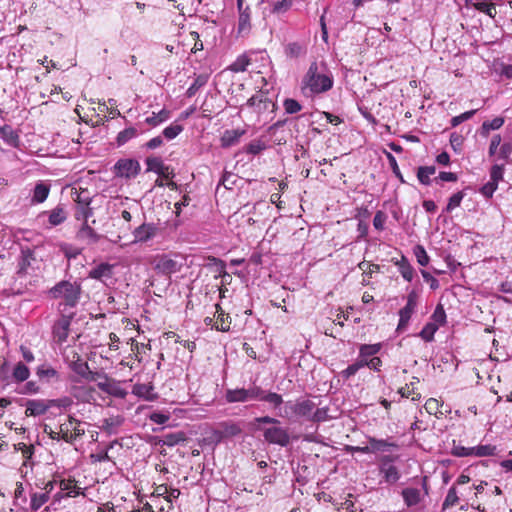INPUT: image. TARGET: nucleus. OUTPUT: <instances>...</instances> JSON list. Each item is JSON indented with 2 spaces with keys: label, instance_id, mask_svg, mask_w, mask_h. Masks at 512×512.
Listing matches in <instances>:
<instances>
[{
  "label": "nucleus",
  "instance_id": "1",
  "mask_svg": "<svg viewBox=\"0 0 512 512\" xmlns=\"http://www.w3.org/2000/svg\"><path fill=\"white\" fill-rule=\"evenodd\" d=\"M49 294L52 298L59 300V312L66 313L78 304L81 286L76 282L60 281L50 289Z\"/></svg>",
  "mask_w": 512,
  "mask_h": 512
},
{
  "label": "nucleus",
  "instance_id": "2",
  "mask_svg": "<svg viewBox=\"0 0 512 512\" xmlns=\"http://www.w3.org/2000/svg\"><path fill=\"white\" fill-rule=\"evenodd\" d=\"M333 86L332 77L319 72L316 62L311 63L302 81V91L306 96L324 93Z\"/></svg>",
  "mask_w": 512,
  "mask_h": 512
},
{
  "label": "nucleus",
  "instance_id": "3",
  "mask_svg": "<svg viewBox=\"0 0 512 512\" xmlns=\"http://www.w3.org/2000/svg\"><path fill=\"white\" fill-rule=\"evenodd\" d=\"M316 404L307 398H299L295 401H286L280 408L277 415L283 419L294 422L299 419L309 421Z\"/></svg>",
  "mask_w": 512,
  "mask_h": 512
},
{
  "label": "nucleus",
  "instance_id": "4",
  "mask_svg": "<svg viewBox=\"0 0 512 512\" xmlns=\"http://www.w3.org/2000/svg\"><path fill=\"white\" fill-rule=\"evenodd\" d=\"M30 369L23 361L16 362L11 368L4 360L0 366V377L6 384H22L30 377Z\"/></svg>",
  "mask_w": 512,
  "mask_h": 512
},
{
  "label": "nucleus",
  "instance_id": "5",
  "mask_svg": "<svg viewBox=\"0 0 512 512\" xmlns=\"http://www.w3.org/2000/svg\"><path fill=\"white\" fill-rule=\"evenodd\" d=\"M40 268V260L36 258L34 251L23 249L17 260L16 274L19 278L32 275Z\"/></svg>",
  "mask_w": 512,
  "mask_h": 512
},
{
  "label": "nucleus",
  "instance_id": "6",
  "mask_svg": "<svg viewBox=\"0 0 512 512\" xmlns=\"http://www.w3.org/2000/svg\"><path fill=\"white\" fill-rule=\"evenodd\" d=\"M262 395V388L256 385L249 388L228 389L225 394V399L228 403L260 401Z\"/></svg>",
  "mask_w": 512,
  "mask_h": 512
},
{
  "label": "nucleus",
  "instance_id": "7",
  "mask_svg": "<svg viewBox=\"0 0 512 512\" xmlns=\"http://www.w3.org/2000/svg\"><path fill=\"white\" fill-rule=\"evenodd\" d=\"M257 429L263 432L264 440L269 444L286 447L290 443L287 429L280 427L278 424L267 428L257 427Z\"/></svg>",
  "mask_w": 512,
  "mask_h": 512
},
{
  "label": "nucleus",
  "instance_id": "8",
  "mask_svg": "<svg viewBox=\"0 0 512 512\" xmlns=\"http://www.w3.org/2000/svg\"><path fill=\"white\" fill-rule=\"evenodd\" d=\"M179 256L162 255L156 259L155 269L165 275H170L181 270L183 264Z\"/></svg>",
  "mask_w": 512,
  "mask_h": 512
},
{
  "label": "nucleus",
  "instance_id": "9",
  "mask_svg": "<svg viewBox=\"0 0 512 512\" xmlns=\"http://www.w3.org/2000/svg\"><path fill=\"white\" fill-rule=\"evenodd\" d=\"M417 300L418 294L414 290L411 291L407 296L406 305L399 311V323L397 326L398 331H402L407 327L417 306Z\"/></svg>",
  "mask_w": 512,
  "mask_h": 512
},
{
  "label": "nucleus",
  "instance_id": "10",
  "mask_svg": "<svg viewBox=\"0 0 512 512\" xmlns=\"http://www.w3.org/2000/svg\"><path fill=\"white\" fill-rule=\"evenodd\" d=\"M61 317L53 326V335L57 342L63 343L67 340L69 334V327L71 320L74 316V312H60Z\"/></svg>",
  "mask_w": 512,
  "mask_h": 512
},
{
  "label": "nucleus",
  "instance_id": "11",
  "mask_svg": "<svg viewBox=\"0 0 512 512\" xmlns=\"http://www.w3.org/2000/svg\"><path fill=\"white\" fill-rule=\"evenodd\" d=\"M114 169L117 176L129 179L138 175L140 164L137 160L120 159L116 162Z\"/></svg>",
  "mask_w": 512,
  "mask_h": 512
},
{
  "label": "nucleus",
  "instance_id": "12",
  "mask_svg": "<svg viewBox=\"0 0 512 512\" xmlns=\"http://www.w3.org/2000/svg\"><path fill=\"white\" fill-rule=\"evenodd\" d=\"M246 106L253 108L255 113L262 114L270 109L273 110L275 105L263 93H257L248 99Z\"/></svg>",
  "mask_w": 512,
  "mask_h": 512
},
{
  "label": "nucleus",
  "instance_id": "13",
  "mask_svg": "<svg viewBox=\"0 0 512 512\" xmlns=\"http://www.w3.org/2000/svg\"><path fill=\"white\" fill-rule=\"evenodd\" d=\"M51 408L50 399H30L26 402V416H41Z\"/></svg>",
  "mask_w": 512,
  "mask_h": 512
},
{
  "label": "nucleus",
  "instance_id": "14",
  "mask_svg": "<svg viewBox=\"0 0 512 512\" xmlns=\"http://www.w3.org/2000/svg\"><path fill=\"white\" fill-rule=\"evenodd\" d=\"M157 232H158V227L155 224L143 223L142 225H140L133 231V233H132L133 237H134L133 242H135V243L147 242V241L153 239L157 235Z\"/></svg>",
  "mask_w": 512,
  "mask_h": 512
},
{
  "label": "nucleus",
  "instance_id": "15",
  "mask_svg": "<svg viewBox=\"0 0 512 512\" xmlns=\"http://www.w3.org/2000/svg\"><path fill=\"white\" fill-rule=\"evenodd\" d=\"M242 432L241 427L234 422H222L214 431V435L218 440L230 438L239 435Z\"/></svg>",
  "mask_w": 512,
  "mask_h": 512
},
{
  "label": "nucleus",
  "instance_id": "16",
  "mask_svg": "<svg viewBox=\"0 0 512 512\" xmlns=\"http://www.w3.org/2000/svg\"><path fill=\"white\" fill-rule=\"evenodd\" d=\"M72 370L88 381H98V377L101 376L99 372L90 371L88 363L81 360L73 362Z\"/></svg>",
  "mask_w": 512,
  "mask_h": 512
},
{
  "label": "nucleus",
  "instance_id": "17",
  "mask_svg": "<svg viewBox=\"0 0 512 512\" xmlns=\"http://www.w3.org/2000/svg\"><path fill=\"white\" fill-rule=\"evenodd\" d=\"M100 237L101 236L88 223H83L77 233V238L86 241L88 244L97 243Z\"/></svg>",
  "mask_w": 512,
  "mask_h": 512
},
{
  "label": "nucleus",
  "instance_id": "18",
  "mask_svg": "<svg viewBox=\"0 0 512 512\" xmlns=\"http://www.w3.org/2000/svg\"><path fill=\"white\" fill-rule=\"evenodd\" d=\"M244 133L245 130L240 129L226 130L221 137V146L227 148L236 145Z\"/></svg>",
  "mask_w": 512,
  "mask_h": 512
},
{
  "label": "nucleus",
  "instance_id": "19",
  "mask_svg": "<svg viewBox=\"0 0 512 512\" xmlns=\"http://www.w3.org/2000/svg\"><path fill=\"white\" fill-rule=\"evenodd\" d=\"M0 137L2 140L11 147H18L20 143L19 135L9 125L0 127Z\"/></svg>",
  "mask_w": 512,
  "mask_h": 512
},
{
  "label": "nucleus",
  "instance_id": "20",
  "mask_svg": "<svg viewBox=\"0 0 512 512\" xmlns=\"http://www.w3.org/2000/svg\"><path fill=\"white\" fill-rule=\"evenodd\" d=\"M368 443L371 453L384 452L389 451L392 448H398V445L394 442H389L385 439H376L374 437H370L368 439Z\"/></svg>",
  "mask_w": 512,
  "mask_h": 512
},
{
  "label": "nucleus",
  "instance_id": "21",
  "mask_svg": "<svg viewBox=\"0 0 512 512\" xmlns=\"http://www.w3.org/2000/svg\"><path fill=\"white\" fill-rule=\"evenodd\" d=\"M379 471L388 484H395L400 479V472L395 465H379Z\"/></svg>",
  "mask_w": 512,
  "mask_h": 512
},
{
  "label": "nucleus",
  "instance_id": "22",
  "mask_svg": "<svg viewBox=\"0 0 512 512\" xmlns=\"http://www.w3.org/2000/svg\"><path fill=\"white\" fill-rule=\"evenodd\" d=\"M402 497L408 507L419 504L422 500L421 491L417 488L408 487L403 489Z\"/></svg>",
  "mask_w": 512,
  "mask_h": 512
},
{
  "label": "nucleus",
  "instance_id": "23",
  "mask_svg": "<svg viewBox=\"0 0 512 512\" xmlns=\"http://www.w3.org/2000/svg\"><path fill=\"white\" fill-rule=\"evenodd\" d=\"M205 266L207 268H209L212 273H214L215 278H219V277L227 275V273L225 271L226 265H225L224 261H222L216 257H212V256L208 257L207 263L205 264Z\"/></svg>",
  "mask_w": 512,
  "mask_h": 512
},
{
  "label": "nucleus",
  "instance_id": "24",
  "mask_svg": "<svg viewBox=\"0 0 512 512\" xmlns=\"http://www.w3.org/2000/svg\"><path fill=\"white\" fill-rule=\"evenodd\" d=\"M124 422V418L122 416H112L106 418L102 421V425L100 428L105 431L107 434L112 435L117 432V428L120 427Z\"/></svg>",
  "mask_w": 512,
  "mask_h": 512
},
{
  "label": "nucleus",
  "instance_id": "25",
  "mask_svg": "<svg viewBox=\"0 0 512 512\" xmlns=\"http://www.w3.org/2000/svg\"><path fill=\"white\" fill-rule=\"evenodd\" d=\"M307 47L299 42H291L285 46V55L288 58H299L306 54Z\"/></svg>",
  "mask_w": 512,
  "mask_h": 512
},
{
  "label": "nucleus",
  "instance_id": "26",
  "mask_svg": "<svg viewBox=\"0 0 512 512\" xmlns=\"http://www.w3.org/2000/svg\"><path fill=\"white\" fill-rule=\"evenodd\" d=\"M36 375L40 380L49 382L52 379H58L59 374L56 369L48 364H42L37 367Z\"/></svg>",
  "mask_w": 512,
  "mask_h": 512
},
{
  "label": "nucleus",
  "instance_id": "27",
  "mask_svg": "<svg viewBox=\"0 0 512 512\" xmlns=\"http://www.w3.org/2000/svg\"><path fill=\"white\" fill-rule=\"evenodd\" d=\"M74 423L75 418L69 416L66 422L60 424L61 438L67 443H73L75 441V436H72Z\"/></svg>",
  "mask_w": 512,
  "mask_h": 512
},
{
  "label": "nucleus",
  "instance_id": "28",
  "mask_svg": "<svg viewBox=\"0 0 512 512\" xmlns=\"http://www.w3.org/2000/svg\"><path fill=\"white\" fill-rule=\"evenodd\" d=\"M215 307L218 316L214 326L217 330L226 332L230 329V317L227 314H225V312L221 309L219 304H216Z\"/></svg>",
  "mask_w": 512,
  "mask_h": 512
},
{
  "label": "nucleus",
  "instance_id": "29",
  "mask_svg": "<svg viewBox=\"0 0 512 512\" xmlns=\"http://www.w3.org/2000/svg\"><path fill=\"white\" fill-rule=\"evenodd\" d=\"M260 401H265L267 403H269L270 405H272L273 408L275 409H279L281 407H283L284 405V401H283V398L280 394L278 393H275V392H266L262 389V395L260 397Z\"/></svg>",
  "mask_w": 512,
  "mask_h": 512
},
{
  "label": "nucleus",
  "instance_id": "30",
  "mask_svg": "<svg viewBox=\"0 0 512 512\" xmlns=\"http://www.w3.org/2000/svg\"><path fill=\"white\" fill-rule=\"evenodd\" d=\"M59 487L62 491H66V496L76 497L80 492V488L74 479H63L59 483Z\"/></svg>",
  "mask_w": 512,
  "mask_h": 512
},
{
  "label": "nucleus",
  "instance_id": "31",
  "mask_svg": "<svg viewBox=\"0 0 512 512\" xmlns=\"http://www.w3.org/2000/svg\"><path fill=\"white\" fill-rule=\"evenodd\" d=\"M152 390L153 387L150 384L137 383L133 386L132 393L137 397L144 398L146 400H151Z\"/></svg>",
  "mask_w": 512,
  "mask_h": 512
},
{
  "label": "nucleus",
  "instance_id": "32",
  "mask_svg": "<svg viewBox=\"0 0 512 512\" xmlns=\"http://www.w3.org/2000/svg\"><path fill=\"white\" fill-rule=\"evenodd\" d=\"M208 79H209V75L208 74H200V75H198L194 79V82L187 89V92H186L187 96L188 97L194 96L201 87H203L204 85L207 84Z\"/></svg>",
  "mask_w": 512,
  "mask_h": 512
},
{
  "label": "nucleus",
  "instance_id": "33",
  "mask_svg": "<svg viewBox=\"0 0 512 512\" xmlns=\"http://www.w3.org/2000/svg\"><path fill=\"white\" fill-rule=\"evenodd\" d=\"M146 165L147 171H153L156 174H163V170H166V165L160 157H148L146 159Z\"/></svg>",
  "mask_w": 512,
  "mask_h": 512
},
{
  "label": "nucleus",
  "instance_id": "34",
  "mask_svg": "<svg viewBox=\"0 0 512 512\" xmlns=\"http://www.w3.org/2000/svg\"><path fill=\"white\" fill-rule=\"evenodd\" d=\"M49 187L44 183H38L34 188L33 202L42 203L44 202L49 194Z\"/></svg>",
  "mask_w": 512,
  "mask_h": 512
},
{
  "label": "nucleus",
  "instance_id": "35",
  "mask_svg": "<svg viewBox=\"0 0 512 512\" xmlns=\"http://www.w3.org/2000/svg\"><path fill=\"white\" fill-rule=\"evenodd\" d=\"M436 168L434 166H422L418 168L417 178L424 185L430 184V176L434 175Z\"/></svg>",
  "mask_w": 512,
  "mask_h": 512
},
{
  "label": "nucleus",
  "instance_id": "36",
  "mask_svg": "<svg viewBox=\"0 0 512 512\" xmlns=\"http://www.w3.org/2000/svg\"><path fill=\"white\" fill-rule=\"evenodd\" d=\"M381 349V344H363L360 346L359 357L363 359H370L376 355Z\"/></svg>",
  "mask_w": 512,
  "mask_h": 512
},
{
  "label": "nucleus",
  "instance_id": "37",
  "mask_svg": "<svg viewBox=\"0 0 512 512\" xmlns=\"http://www.w3.org/2000/svg\"><path fill=\"white\" fill-rule=\"evenodd\" d=\"M90 277L93 279H102L104 277L111 276V265L107 263H102L92 269L89 273Z\"/></svg>",
  "mask_w": 512,
  "mask_h": 512
},
{
  "label": "nucleus",
  "instance_id": "38",
  "mask_svg": "<svg viewBox=\"0 0 512 512\" xmlns=\"http://www.w3.org/2000/svg\"><path fill=\"white\" fill-rule=\"evenodd\" d=\"M503 124L504 119L502 117H496L491 121H484L481 127V134L488 136L490 130H497L501 128Z\"/></svg>",
  "mask_w": 512,
  "mask_h": 512
},
{
  "label": "nucleus",
  "instance_id": "39",
  "mask_svg": "<svg viewBox=\"0 0 512 512\" xmlns=\"http://www.w3.org/2000/svg\"><path fill=\"white\" fill-rule=\"evenodd\" d=\"M90 201V199H84L83 206L79 207L76 213V218L78 220L82 219L83 223H88V219L93 215V209L89 206Z\"/></svg>",
  "mask_w": 512,
  "mask_h": 512
},
{
  "label": "nucleus",
  "instance_id": "40",
  "mask_svg": "<svg viewBox=\"0 0 512 512\" xmlns=\"http://www.w3.org/2000/svg\"><path fill=\"white\" fill-rule=\"evenodd\" d=\"M419 383V379L416 377H413V381H411L409 384H406V386L399 389V394H401L402 397H409L411 394H413L412 400L417 401L420 399V394L415 393V385Z\"/></svg>",
  "mask_w": 512,
  "mask_h": 512
},
{
  "label": "nucleus",
  "instance_id": "41",
  "mask_svg": "<svg viewBox=\"0 0 512 512\" xmlns=\"http://www.w3.org/2000/svg\"><path fill=\"white\" fill-rule=\"evenodd\" d=\"M170 117V112L166 109H162L158 113H153L152 116L147 117L145 122L151 126H157L160 123L166 121Z\"/></svg>",
  "mask_w": 512,
  "mask_h": 512
},
{
  "label": "nucleus",
  "instance_id": "42",
  "mask_svg": "<svg viewBox=\"0 0 512 512\" xmlns=\"http://www.w3.org/2000/svg\"><path fill=\"white\" fill-rule=\"evenodd\" d=\"M49 500L48 492L34 493L31 496L30 507L33 511L39 510Z\"/></svg>",
  "mask_w": 512,
  "mask_h": 512
},
{
  "label": "nucleus",
  "instance_id": "43",
  "mask_svg": "<svg viewBox=\"0 0 512 512\" xmlns=\"http://www.w3.org/2000/svg\"><path fill=\"white\" fill-rule=\"evenodd\" d=\"M66 213L63 208L56 207L50 212L49 215V223L52 226H57L63 223L66 220Z\"/></svg>",
  "mask_w": 512,
  "mask_h": 512
},
{
  "label": "nucleus",
  "instance_id": "44",
  "mask_svg": "<svg viewBox=\"0 0 512 512\" xmlns=\"http://www.w3.org/2000/svg\"><path fill=\"white\" fill-rule=\"evenodd\" d=\"M442 404L435 398H430L426 401L424 408L430 415H435L437 418L443 415L440 410Z\"/></svg>",
  "mask_w": 512,
  "mask_h": 512
},
{
  "label": "nucleus",
  "instance_id": "45",
  "mask_svg": "<svg viewBox=\"0 0 512 512\" xmlns=\"http://www.w3.org/2000/svg\"><path fill=\"white\" fill-rule=\"evenodd\" d=\"M473 450V456L476 457H485V456H492L496 452V446L487 444V445H479L476 447H472Z\"/></svg>",
  "mask_w": 512,
  "mask_h": 512
},
{
  "label": "nucleus",
  "instance_id": "46",
  "mask_svg": "<svg viewBox=\"0 0 512 512\" xmlns=\"http://www.w3.org/2000/svg\"><path fill=\"white\" fill-rule=\"evenodd\" d=\"M249 64L250 59L246 55H240L229 68L233 72H244Z\"/></svg>",
  "mask_w": 512,
  "mask_h": 512
},
{
  "label": "nucleus",
  "instance_id": "47",
  "mask_svg": "<svg viewBox=\"0 0 512 512\" xmlns=\"http://www.w3.org/2000/svg\"><path fill=\"white\" fill-rule=\"evenodd\" d=\"M185 440L186 436L183 432L168 433L164 436L163 443L167 446H175Z\"/></svg>",
  "mask_w": 512,
  "mask_h": 512
},
{
  "label": "nucleus",
  "instance_id": "48",
  "mask_svg": "<svg viewBox=\"0 0 512 512\" xmlns=\"http://www.w3.org/2000/svg\"><path fill=\"white\" fill-rule=\"evenodd\" d=\"M138 134V131L134 127H129L123 131H121L117 136V144L119 146L124 145L132 138L136 137Z\"/></svg>",
  "mask_w": 512,
  "mask_h": 512
},
{
  "label": "nucleus",
  "instance_id": "49",
  "mask_svg": "<svg viewBox=\"0 0 512 512\" xmlns=\"http://www.w3.org/2000/svg\"><path fill=\"white\" fill-rule=\"evenodd\" d=\"M329 408L328 407H322V408H315L312 411V415H310L309 421L312 422H325L330 419V416L328 415Z\"/></svg>",
  "mask_w": 512,
  "mask_h": 512
},
{
  "label": "nucleus",
  "instance_id": "50",
  "mask_svg": "<svg viewBox=\"0 0 512 512\" xmlns=\"http://www.w3.org/2000/svg\"><path fill=\"white\" fill-rule=\"evenodd\" d=\"M366 359L360 358L353 364L349 365L343 372L342 375L345 378H349L355 375L361 368L365 367Z\"/></svg>",
  "mask_w": 512,
  "mask_h": 512
},
{
  "label": "nucleus",
  "instance_id": "51",
  "mask_svg": "<svg viewBox=\"0 0 512 512\" xmlns=\"http://www.w3.org/2000/svg\"><path fill=\"white\" fill-rule=\"evenodd\" d=\"M438 330V325L435 323H427L420 332V337L430 342L434 339V334Z\"/></svg>",
  "mask_w": 512,
  "mask_h": 512
},
{
  "label": "nucleus",
  "instance_id": "52",
  "mask_svg": "<svg viewBox=\"0 0 512 512\" xmlns=\"http://www.w3.org/2000/svg\"><path fill=\"white\" fill-rule=\"evenodd\" d=\"M98 380H100L97 383L98 388L107 394L109 393L111 387L113 386V384L116 381L114 379L109 378L106 374H102V373H101V376L98 377Z\"/></svg>",
  "mask_w": 512,
  "mask_h": 512
},
{
  "label": "nucleus",
  "instance_id": "53",
  "mask_svg": "<svg viewBox=\"0 0 512 512\" xmlns=\"http://www.w3.org/2000/svg\"><path fill=\"white\" fill-rule=\"evenodd\" d=\"M183 130V127L179 124H171L163 130V135L166 139L172 140L176 138Z\"/></svg>",
  "mask_w": 512,
  "mask_h": 512
},
{
  "label": "nucleus",
  "instance_id": "54",
  "mask_svg": "<svg viewBox=\"0 0 512 512\" xmlns=\"http://www.w3.org/2000/svg\"><path fill=\"white\" fill-rule=\"evenodd\" d=\"M458 496H457V491H456V488L455 487H451L449 490H448V493L446 495V498L443 502V508L446 509V508H449V507H452L454 505H456L458 503Z\"/></svg>",
  "mask_w": 512,
  "mask_h": 512
},
{
  "label": "nucleus",
  "instance_id": "55",
  "mask_svg": "<svg viewBox=\"0 0 512 512\" xmlns=\"http://www.w3.org/2000/svg\"><path fill=\"white\" fill-rule=\"evenodd\" d=\"M399 270H400L402 277L405 280H407L409 282L412 281L413 276H414V269L408 262L402 261L399 264Z\"/></svg>",
  "mask_w": 512,
  "mask_h": 512
},
{
  "label": "nucleus",
  "instance_id": "56",
  "mask_svg": "<svg viewBox=\"0 0 512 512\" xmlns=\"http://www.w3.org/2000/svg\"><path fill=\"white\" fill-rule=\"evenodd\" d=\"M284 109L288 114H295L301 110V105L298 101L292 98H288L284 100L283 103Z\"/></svg>",
  "mask_w": 512,
  "mask_h": 512
},
{
  "label": "nucleus",
  "instance_id": "57",
  "mask_svg": "<svg viewBox=\"0 0 512 512\" xmlns=\"http://www.w3.org/2000/svg\"><path fill=\"white\" fill-rule=\"evenodd\" d=\"M25 382L26 383L18 391V393L23 394V395L39 393L40 387H39V385L35 381H25Z\"/></svg>",
  "mask_w": 512,
  "mask_h": 512
},
{
  "label": "nucleus",
  "instance_id": "58",
  "mask_svg": "<svg viewBox=\"0 0 512 512\" xmlns=\"http://www.w3.org/2000/svg\"><path fill=\"white\" fill-rule=\"evenodd\" d=\"M414 253H415V256L417 258V262L421 265V266H426L428 265L429 263V256L426 252V250L424 249L423 246L421 245H418L415 247V250H414Z\"/></svg>",
  "mask_w": 512,
  "mask_h": 512
},
{
  "label": "nucleus",
  "instance_id": "59",
  "mask_svg": "<svg viewBox=\"0 0 512 512\" xmlns=\"http://www.w3.org/2000/svg\"><path fill=\"white\" fill-rule=\"evenodd\" d=\"M463 197H464V193L463 192H457V193L453 194L449 198V201H448V204H447V207H446V211L447 212H451L452 210H454L455 208L460 206L461 201L463 200Z\"/></svg>",
  "mask_w": 512,
  "mask_h": 512
},
{
  "label": "nucleus",
  "instance_id": "60",
  "mask_svg": "<svg viewBox=\"0 0 512 512\" xmlns=\"http://www.w3.org/2000/svg\"><path fill=\"white\" fill-rule=\"evenodd\" d=\"M250 27V15L248 10L239 12V23L238 30L239 32H243L248 30Z\"/></svg>",
  "mask_w": 512,
  "mask_h": 512
},
{
  "label": "nucleus",
  "instance_id": "61",
  "mask_svg": "<svg viewBox=\"0 0 512 512\" xmlns=\"http://www.w3.org/2000/svg\"><path fill=\"white\" fill-rule=\"evenodd\" d=\"M265 148H266V145L263 141L254 140L247 145L246 152L256 155V154L260 153L261 151H263Z\"/></svg>",
  "mask_w": 512,
  "mask_h": 512
},
{
  "label": "nucleus",
  "instance_id": "62",
  "mask_svg": "<svg viewBox=\"0 0 512 512\" xmlns=\"http://www.w3.org/2000/svg\"><path fill=\"white\" fill-rule=\"evenodd\" d=\"M432 319L435 324L443 325L446 321V313L442 305H437L432 315Z\"/></svg>",
  "mask_w": 512,
  "mask_h": 512
},
{
  "label": "nucleus",
  "instance_id": "63",
  "mask_svg": "<svg viewBox=\"0 0 512 512\" xmlns=\"http://www.w3.org/2000/svg\"><path fill=\"white\" fill-rule=\"evenodd\" d=\"M504 167L502 165H493L490 170V180L499 183L503 179Z\"/></svg>",
  "mask_w": 512,
  "mask_h": 512
},
{
  "label": "nucleus",
  "instance_id": "64",
  "mask_svg": "<svg viewBox=\"0 0 512 512\" xmlns=\"http://www.w3.org/2000/svg\"><path fill=\"white\" fill-rule=\"evenodd\" d=\"M477 110H470L467 112H464L458 116H455L451 119V126L456 127L459 124H461L464 121H467L473 117V115L476 113Z\"/></svg>",
  "mask_w": 512,
  "mask_h": 512
}]
</instances>
